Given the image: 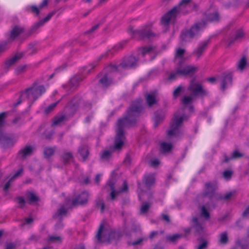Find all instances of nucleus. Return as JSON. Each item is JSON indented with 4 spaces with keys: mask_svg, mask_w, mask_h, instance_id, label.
Here are the masks:
<instances>
[{
    "mask_svg": "<svg viewBox=\"0 0 249 249\" xmlns=\"http://www.w3.org/2000/svg\"><path fill=\"white\" fill-rule=\"evenodd\" d=\"M140 115V100L137 99L132 102L126 110L125 116L118 119L117 129L112 145L109 149L101 152L100 158L104 161H109L112 157L114 152L120 153L124 146L126 137L124 128L135 126Z\"/></svg>",
    "mask_w": 249,
    "mask_h": 249,
    "instance_id": "f257e3e1",
    "label": "nucleus"
},
{
    "mask_svg": "<svg viewBox=\"0 0 249 249\" xmlns=\"http://www.w3.org/2000/svg\"><path fill=\"white\" fill-rule=\"evenodd\" d=\"M138 59L133 55H130L124 58L122 62L118 66L110 64L104 70L101 74L99 83L103 88H107L112 83L113 76L111 73L115 71H121L122 69H129L138 66Z\"/></svg>",
    "mask_w": 249,
    "mask_h": 249,
    "instance_id": "f03ea898",
    "label": "nucleus"
},
{
    "mask_svg": "<svg viewBox=\"0 0 249 249\" xmlns=\"http://www.w3.org/2000/svg\"><path fill=\"white\" fill-rule=\"evenodd\" d=\"M46 91V89L43 85L37 86L36 82H34L31 87L21 91L20 98L14 106L19 105L23 100H27L32 103H34L43 93Z\"/></svg>",
    "mask_w": 249,
    "mask_h": 249,
    "instance_id": "7ed1b4c3",
    "label": "nucleus"
},
{
    "mask_svg": "<svg viewBox=\"0 0 249 249\" xmlns=\"http://www.w3.org/2000/svg\"><path fill=\"white\" fill-rule=\"evenodd\" d=\"M191 2V0H181L178 6H175L162 17L161 18L162 24L164 25H168L171 21L175 20L176 17L180 13H188L189 11H184V9L189 7Z\"/></svg>",
    "mask_w": 249,
    "mask_h": 249,
    "instance_id": "20e7f679",
    "label": "nucleus"
},
{
    "mask_svg": "<svg viewBox=\"0 0 249 249\" xmlns=\"http://www.w3.org/2000/svg\"><path fill=\"white\" fill-rule=\"evenodd\" d=\"M121 237V233L110 229L104 228L103 223L100 225L96 237L98 242L109 244L112 241L118 240Z\"/></svg>",
    "mask_w": 249,
    "mask_h": 249,
    "instance_id": "39448f33",
    "label": "nucleus"
},
{
    "mask_svg": "<svg viewBox=\"0 0 249 249\" xmlns=\"http://www.w3.org/2000/svg\"><path fill=\"white\" fill-rule=\"evenodd\" d=\"M206 21L202 20L196 22L190 29L182 32L180 38L182 41L189 42L195 36H198L200 32L205 28Z\"/></svg>",
    "mask_w": 249,
    "mask_h": 249,
    "instance_id": "423d86ee",
    "label": "nucleus"
},
{
    "mask_svg": "<svg viewBox=\"0 0 249 249\" xmlns=\"http://www.w3.org/2000/svg\"><path fill=\"white\" fill-rule=\"evenodd\" d=\"M9 114L8 112L0 113V129L5 124V120ZM17 140L13 135L0 134V144L3 148H8L14 146Z\"/></svg>",
    "mask_w": 249,
    "mask_h": 249,
    "instance_id": "0eeeda50",
    "label": "nucleus"
},
{
    "mask_svg": "<svg viewBox=\"0 0 249 249\" xmlns=\"http://www.w3.org/2000/svg\"><path fill=\"white\" fill-rule=\"evenodd\" d=\"M184 118L185 115L179 117L175 115L172 120L170 129L167 132L168 136L177 137L183 134V130L181 129V126Z\"/></svg>",
    "mask_w": 249,
    "mask_h": 249,
    "instance_id": "6e6552de",
    "label": "nucleus"
},
{
    "mask_svg": "<svg viewBox=\"0 0 249 249\" xmlns=\"http://www.w3.org/2000/svg\"><path fill=\"white\" fill-rule=\"evenodd\" d=\"M197 71V68L192 66H187L182 68L178 67L176 69V72H171L167 78L168 81H173L176 79L177 75L183 76L193 75Z\"/></svg>",
    "mask_w": 249,
    "mask_h": 249,
    "instance_id": "1a4fd4ad",
    "label": "nucleus"
},
{
    "mask_svg": "<svg viewBox=\"0 0 249 249\" xmlns=\"http://www.w3.org/2000/svg\"><path fill=\"white\" fill-rule=\"evenodd\" d=\"M187 89L194 97L196 96L203 97L208 94L207 90L203 89L202 85L196 82L194 78L191 80Z\"/></svg>",
    "mask_w": 249,
    "mask_h": 249,
    "instance_id": "9d476101",
    "label": "nucleus"
},
{
    "mask_svg": "<svg viewBox=\"0 0 249 249\" xmlns=\"http://www.w3.org/2000/svg\"><path fill=\"white\" fill-rule=\"evenodd\" d=\"M89 194L87 191H83L80 194L76 196L71 201L72 207H76L79 205H84L88 203Z\"/></svg>",
    "mask_w": 249,
    "mask_h": 249,
    "instance_id": "9b49d317",
    "label": "nucleus"
},
{
    "mask_svg": "<svg viewBox=\"0 0 249 249\" xmlns=\"http://www.w3.org/2000/svg\"><path fill=\"white\" fill-rule=\"evenodd\" d=\"M107 185L111 191L110 196L111 200H114L116 196L122 192H126L128 190V184L126 181H124L123 184V187L119 191H116L115 189V183L113 181L109 180L107 182Z\"/></svg>",
    "mask_w": 249,
    "mask_h": 249,
    "instance_id": "f8f14e48",
    "label": "nucleus"
},
{
    "mask_svg": "<svg viewBox=\"0 0 249 249\" xmlns=\"http://www.w3.org/2000/svg\"><path fill=\"white\" fill-rule=\"evenodd\" d=\"M55 14V11H53L50 13L43 19H41L37 22L35 23L32 28L27 33L28 36H29L34 33L37 29L43 26L45 22L48 21Z\"/></svg>",
    "mask_w": 249,
    "mask_h": 249,
    "instance_id": "ddd939ff",
    "label": "nucleus"
},
{
    "mask_svg": "<svg viewBox=\"0 0 249 249\" xmlns=\"http://www.w3.org/2000/svg\"><path fill=\"white\" fill-rule=\"evenodd\" d=\"M127 40L120 42L114 46L111 49L108 50L105 53L102 54L99 57V60L102 58H108L112 57L115 53L122 50L127 43Z\"/></svg>",
    "mask_w": 249,
    "mask_h": 249,
    "instance_id": "4468645a",
    "label": "nucleus"
},
{
    "mask_svg": "<svg viewBox=\"0 0 249 249\" xmlns=\"http://www.w3.org/2000/svg\"><path fill=\"white\" fill-rule=\"evenodd\" d=\"M156 174L155 173H148L144 175L143 181L145 187L150 189L154 186L156 183Z\"/></svg>",
    "mask_w": 249,
    "mask_h": 249,
    "instance_id": "2eb2a0df",
    "label": "nucleus"
},
{
    "mask_svg": "<svg viewBox=\"0 0 249 249\" xmlns=\"http://www.w3.org/2000/svg\"><path fill=\"white\" fill-rule=\"evenodd\" d=\"M159 36V34L153 32L150 29L149 26H147L141 30V37L147 38L150 41H153L158 38Z\"/></svg>",
    "mask_w": 249,
    "mask_h": 249,
    "instance_id": "dca6fc26",
    "label": "nucleus"
},
{
    "mask_svg": "<svg viewBox=\"0 0 249 249\" xmlns=\"http://www.w3.org/2000/svg\"><path fill=\"white\" fill-rule=\"evenodd\" d=\"M209 42V40L200 42L197 48L194 50L193 54L196 56L197 60L200 58L204 52L206 50Z\"/></svg>",
    "mask_w": 249,
    "mask_h": 249,
    "instance_id": "f3484780",
    "label": "nucleus"
},
{
    "mask_svg": "<svg viewBox=\"0 0 249 249\" xmlns=\"http://www.w3.org/2000/svg\"><path fill=\"white\" fill-rule=\"evenodd\" d=\"M23 32L24 28L18 25L14 26L10 32L8 41L9 42L14 41Z\"/></svg>",
    "mask_w": 249,
    "mask_h": 249,
    "instance_id": "a211bd4d",
    "label": "nucleus"
},
{
    "mask_svg": "<svg viewBox=\"0 0 249 249\" xmlns=\"http://www.w3.org/2000/svg\"><path fill=\"white\" fill-rule=\"evenodd\" d=\"M80 102V98L79 97H74L68 104V107L71 113V115L73 116L77 110L79 104Z\"/></svg>",
    "mask_w": 249,
    "mask_h": 249,
    "instance_id": "6ab92c4d",
    "label": "nucleus"
},
{
    "mask_svg": "<svg viewBox=\"0 0 249 249\" xmlns=\"http://www.w3.org/2000/svg\"><path fill=\"white\" fill-rule=\"evenodd\" d=\"M22 57V54L17 53L12 58L7 59L4 62L3 69L5 72H7L9 68L14 65L18 60Z\"/></svg>",
    "mask_w": 249,
    "mask_h": 249,
    "instance_id": "aec40b11",
    "label": "nucleus"
},
{
    "mask_svg": "<svg viewBox=\"0 0 249 249\" xmlns=\"http://www.w3.org/2000/svg\"><path fill=\"white\" fill-rule=\"evenodd\" d=\"M192 227L195 230L196 232L198 234L203 233L204 226L202 222H201L196 217H194L191 221Z\"/></svg>",
    "mask_w": 249,
    "mask_h": 249,
    "instance_id": "412c9836",
    "label": "nucleus"
},
{
    "mask_svg": "<svg viewBox=\"0 0 249 249\" xmlns=\"http://www.w3.org/2000/svg\"><path fill=\"white\" fill-rule=\"evenodd\" d=\"M129 32L131 35V38L136 40H140V30L139 27H137L133 23L129 26Z\"/></svg>",
    "mask_w": 249,
    "mask_h": 249,
    "instance_id": "4be33fe9",
    "label": "nucleus"
},
{
    "mask_svg": "<svg viewBox=\"0 0 249 249\" xmlns=\"http://www.w3.org/2000/svg\"><path fill=\"white\" fill-rule=\"evenodd\" d=\"M232 73L229 72L224 74L222 80L221 89L224 90L226 88L232 84Z\"/></svg>",
    "mask_w": 249,
    "mask_h": 249,
    "instance_id": "5701e85b",
    "label": "nucleus"
},
{
    "mask_svg": "<svg viewBox=\"0 0 249 249\" xmlns=\"http://www.w3.org/2000/svg\"><path fill=\"white\" fill-rule=\"evenodd\" d=\"M165 116V113L162 110H158L155 112L153 120L154 122V127H157L159 124L163 121Z\"/></svg>",
    "mask_w": 249,
    "mask_h": 249,
    "instance_id": "b1692460",
    "label": "nucleus"
},
{
    "mask_svg": "<svg viewBox=\"0 0 249 249\" xmlns=\"http://www.w3.org/2000/svg\"><path fill=\"white\" fill-rule=\"evenodd\" d=\"M33 150V149L32 146L26 145L19 151L18 152V156L20 158L24 159L26 157L31 155Z\"/></svg>",
    "mask_w": 249,
    "mask_h": 249,
    "instance_id": "393cba45",
    "label": "nucleus"
},
{
    "mask_svg": "<svg viewBox=\"0 0 249 249\" xmlns=\"http://www.w3.org/2000/svg\"><path fill=\"white\" fill-rule=\"evenodd\" d=\"M25 197L27 202L30 204L37 203L39 200V197L30 191H27L26 192Z\"/></svg>",
    "mask_w": 249,
    "mask_h": 249,
    "instance_id": "a878e982",
    "label": "nucleus"
},
{
    "mask_svg": "<svg viewBox=\"0 0 249 249\" xmlns=\"http://www.w3.org/2000/svg\"><path fill=\"white\" fill-rule=\"evenodd\" d=\"M214 194V188L213 185L210 182H207L205 184V190L204 196L209 198H212Z\"/></svg>",
    "mask_w": 249,
    "mask_h": 249,
    "instance_id": "bb28decb",
    "label": "nucleus"
},
{
    "mask_svg": "<svg viewBox=\"0 0 249 249\" xmlns=\"http://www.w3.org/2000/svg\"><path fill=\"white\" fill-rule=\"evenodd\" d=\"M68 209L64 206H61L56 211L53 216L54 219H60L67 215Z\"/></svg>",
    "mask_w": 249,
    "mask_h": 249,
    "instance_id": "cd10ccee",
    "label": "nucleus"
},
{
    "mask_svg": "<svg viewBox=\"0 0 249 249\" xmlns=\"http://www.w3.org/2000/svg\"><path fill=\"white\" fill-rule=\"evenodd\" d=\"M156 47L155 46L149 45L141 48V54L144 56L146 54H150L156 53Z\"/></svg>",
    "mask_w": 249,
    "mask_h": 249,
    "instance_id": "c85d7f7f",
    "label": "nucleus"
},
{
    "mask_svg": "<svg viewBox=\"0 0 249 249\" xmlns=\"http://www.w3.org/2000/svg\"><path fill=\"white\" fill-rule=\"evenodd\" d=\"M229 242L228 233L225 231L220 233L218 235V243L219 245H225Z\"/></svg>",
    "mask_w": 249,
    "mask_h": 249,
    "instance_id": "c756f323",
    "label": "nucleus"
},
{
    "mask_svg": "<svg viewBox=\"0 0 249 249\" xmlns=\"http://www.w3.org/2000/svg\"><path fill=\"white\" fill-rule=\"evenodd\" d=\"M219 20V14L217 12H214L213 13H208L206 15V23H207V21L210 22H217Z\"/></svg>",
    "mask_w": 249,
    "mask_h": 249,
    "instance_id": "7c9ffc66",
    "label": "nucleus"
},
{
    "mask_svg": "<svg viewBox=\"0 0 249 249\" xmlns=\"http://www.w3.org/2000/svg\"><path fill=\"white\" fill-rule=\"evenodd\" d=\"M244 36V33L242 29H239L237 31L236 35L234 37H231L229 39L228 45L229 46L231 45L235 40H237L241 38Z\"/></svg>",
    "mask_w": 249,
    "mask_h": 249,
    "instance_id": "2f4dec72",
    "label": "nucleus"
},
{
    "mask_svg": "<svg viewBox=\"0 0 249 249\" xmlns=\"http://www.w3.org/2000/svg\"><path fill=\"white\" fill-rule=\"evenodd\" d=\"M69 120L68 117L65 114H61L56 116L53 120V122L52 124V125H56L60 124L61 123L64 121H67Z\"/></svg>",
    "mask_w": 249,
    "mask_h": 249,
    "instance_id": "473e14b6",
    "label": "nucleus"
},
{
    "mask_svg": "<svg viewBox=\"0 0 249 249\" xmlns=\"http://www.w3.org/2000/svg\"><path fill=\"white\" fill-rule=\"evenodd\" d=\"M243 154L240 153L238 150H235L233 152L231 157H228L225 155L224 161L225 162H228L231 160L240 158L243 157Z\"/></svg>",
    "mask_w": 249,
    "mask_h": 249,
    "instance_id": "72a5a7b5",
    "label": "nucleus"
},
{
    "mask_svg": "<svg viewBox=\"0 0 249 249\" xmlns=\"http://www.w3.org/2000/svg\"><path fill=\"white\" fill-rule=\"evenodd\" d=\"M73 158V156L71 152H65L61 156L62 160L64 164H69Z\"/></svg>",
    "mask_w": 249,
    "mask_h": 249,
    "instance_id": "f704fd0d",
    "label": "nucleus"
},
{
    "mask_svg": "<svg viewBox=\"0 0 249 249\" xmlns=\"http://www.w3.org/2000/svg\"><path fill=\"white\" fill-rule=\"evenodd\" d=\"M146 100L149 107H151L153 105L157 103L156 95L154 93L147 94L146 97Z\"/></svg>",
    "mask_w": 249,
    "mask_h": 249,
    "instance_id": "c9c22d12",
    "label": "nucleus"
},
{
    "mask_svg": "<svg viewBox=\"0 0 249 249\" xmlns=\"http://www.w3.org/2000/svg\"><path fill=\"white\" fill-rule=\"evenodd\" d=\"M78 152L83 158V160L85 161L89 154V151L87 147L86 146H82L80 147L78 150Z\"/></svg>",
    "mask_w": 249,
    "mask_h": 249,
    "instance_id": "e433bc0d",
    "label": "nucleus"
},
{
    "mask_svg": "<svg viewBox=\"0 0 249 249\" xmlns=\"http://www.w3.org/2000/svg\"><path fill=\"white\" fill-rule=\"evenodd\" d=\"M172 148V145L170 143L162 142L160 144V149L162 153L170 152Z\"/></svg>",
    "mask_w": 249,
    "mask_h": 249,
    "instance_id": "4c0bfd02",
    "label": "nucleus"
},
{
    "mask_svg": "<svg viewBox=\"0 0 249 249\" xmlns=\"http://www.w3.org/2000/svg\"><path fill=\"white\" fill-rule=\"evenodd\" d=\"M55 151V148L53 147H45L44 149L43 154L45 158L48 159L52 156Z\"/></svg>",
    "mask_w": 249,
    "mask_h": 249,
    "instance_id": "58836bf2",
    "label": "nucleus"
},
{
    "mask_svg": "<svg viewBox=\"0 0 249 249\" xmlns=\"http://www.w3.org/2000/svg\"><path fill=\"white\" fill-rule=\"evenodd\" d=\"M151 206V203L150 202H143L141 205V215L146 214L148 212Z\"/></svg>",
    "mask_w": 249,
    "mask_h": 249,
    "instance_id": "ea45409f",
    "label": "nucleus"
},
{
    "mask_svg": "<svg viewBox=\"0 0 249 249\" xmlns=\"http://www.w3.org/2000/svg\"><path fill=\"white\" fill-rule=\"evenodd\" d=\"M48 241L51 243L61 244L62 238L59 236L50 235L49 236Z\"/></svg>",
    "mask_w": 249,
    "mask_h": 249,
    "instance_id": "a19ab883",
    "label": "nucleus"
},
{
    "mask_svg": "<svg viewBox=\"0 0 249 249\" xmlns=\"http://www.w3.org/2000/svg\"><path fill=\"white\" fill-rule=\"evenodd\" d=\"M182 235L180 234H176L173 235L166 236V239L171 242H176L178 239L182 237Z\"/></svg>",
    "mask_w": 249,
    "mask_h": 249,
    "instance_id": "79ce46f5",
    "label": "nucleus"
},
{
    "mask_svg": "<svg viewBox=\"0 0 249 249\" xmlns=\"http://www.w3.org/2000/svg\"><path fill=\"white\" fill-rule=\"evenodd\" d=\"M236 245L240 247L241 249H249V244L245 243V240H237Z\"/></svg>",
    "mask_w": 249,
    "mask_h": 249,
    "instance_id": "37998d69",
    "label": "nucleus"
},
{
    "mask_svg": "<svg viewBox=\"0 0 249 249\" xmlns=\"http://www.w3.org/2000/svg\"><path fill=\"white\" fill-rule=\"evenodd\" d=\"M185 52V50L181 48H178L177 49L175 53V58L182 59L184 56Z\"/></svg>",
    "mask_w": 249,
    "mask_h": 249,
    "instance_id": "c03bdc74",
    "label": "nucleus"
},
{
    "mask_svg": "<svg viewBox=\"0 0 249 249\" xmlns=\"http://www.w3.org/2000/svg\"><path fill=\"white\" fill-rule=\"evenodd\" d=\"M200 244L197 247V249H207L208 247V242L207 240L203 239L202 238H199Z\"/></svg>",
    "mask_w": 249,
    "mask_h": 249,
    "instance_id": "a18cd8bd",
    "label": "nucleus"
},
{
    "mask_svg": "<svg viewBox=\"0 0 249 249\" xmlns=\"http://www.w3.org/2000/svg\"><path fill=\"white\" fill-rule=\"evenodd\" d=\"M246 65L247 61L246 58L245 57H243L238 62L237 68L239 70L242 71L245 68Z\"/></svg>",
    "mask_w": 249,
    "mask_h": 249,
    "instance_id": "49530a36",
    "label": "nucleus"
},
{
    "mask_svg": "<svg viewBox=\"0 0 249 249\" xmlns=\"http://www.w3.org/2000/svg\"><path fill=\"white\" fill-rule=\"evenodd\" d=\"M60 100H61V99L58 100L57 102H56L55 103H52L51 105H50L45 109V112L46 114H48V113H50V112H51L52 111H53L54 109V108L56 107V106L58 105V103L60 102Z\"/></svg>",
    "mask_w": 249,
    "mask_h": 249,
    "instance_id": "de8ad7c7",
    "label": "nucleus"
},
{
    "mask_svg": "<svg viewBox=\"0 0 249 249\" xmlns=\"http://www.w3.org/2000/svg\"><path fill=\"white\" fill-rule=\"evenodd\" d=\"M201 210V216L205 218L206 219H209L210 213L204 206H202Z\"/></svg>",
    "mask_w": 249,
    "mask_h": 249,
    "instance_id": "09e8293b",
    "label": "nucleus"
},
{
    "mask_svg": "<svg viewBox=\"0 0 249 249\" xmlns=\"http://www.w3.org/2000/svg\"><path fill=\"white\" fill-rule=\"evenodd\" d=\"M194 98V97L192 95L191 96H186L182 99V102L183 105H187L193 101Z\"/></svg>",
    "mask_w": 249,
    "mask_h": 249,
    "instance_id": "8fccbe9b",
    "label": "nucleus"
},
{
    "mask_svg": "<svg viewBox=\"0 0 249 249\" xmlns=\"http://www.w3.org/2000/svg\"><path fill=\"white\" fill-rule=\"evenodd\" d=\"M183 87L181 86H178L173 91V95L174 98L179 96L182 90Z\"/></svg>",
    "mask_w": 249,
    "mask_h": 249,
    "instance_id": "3c124183",
    "label": "nucleus"
},
{
    "mask_svg": "<svg viewBox=\"0 0 249 249\" xmlns=\"http://www.w3.org/2000/svg\"><path fill=\"white\" fill-rule=\"evenodd\" d=\"M96 206L97 207H100L101 208V211L102 213H103L105 209V203L103 199H98L96 201Z\"/></svg>",
    "mask_w": 249,
    "mask_h": 249,
    "instance_id": "603ef678",
    "label": "nucleus"
},
{
    "mask_svg": "<svg viewBox=\"0 0 249 249\" xmlns=\"http://www.w3.org/2000/svg\"><path fill=\"white\" fill-rule=\"evenodd\" d=\"M16 199L18 201V203L20 204V206H18L19 208H23L24 204L26 203V200L22 196H18L16 197Z\"/></svg>",
    "mask_w": 249,
    "mask_h": 249,
    "instance_id": "864d4df0",
    "label": "nucleus"
},
{
    "mask_svg": "<svg viewBox=\"0 0 249 249\" xmlns=\"http://www.w3.org/2000/svg\"><path fill=\"white\" fill-rule=\"evenodd\" d=\"M160 164V160L157 159H152L149 161V164L154 168H157Z\"/></svg>",
    "mask_w": 249,
    "mask_h": 249,
    "instance_id": "5fc2aeb1",
    "label": "nucleus"
},
{
    "mask_svg": "<svg viewBox=\"0 0 249 249\" xmlns=\"http://www.w3.org/2000/svg\"><path fill=\"white\" fill-rule=\"evenodd\" d=\"M80 80L78 78L75 77L71 78L70 81V85L72 86V87H76L77 86L78 83Z\"/></svg>",
    "mask_w": 249,
    "mask_h": 249,
    "instance_id": "6e6d98bb",
    "label": "nucleus"
},
{
    "mask_svg": "<svg viewBox=\"0 0 249 249\" xmlns=\"http://www.w3.org/2000/svg\"><path fill=\"white\" fill-rule=\"evenodd\" d=\"M26 68V65H20L18 66V67L16 68L15 70V72L16 74L19 75L22 72H23Z\"/></svg>",
    "mask_w": 249,
    "mask_h": 249,
    "instance_id": "4d7b16f0",
    "label": "nucleus"
},
{
    "mask_svg": "<svg viewBox=\"0 0 249 249\" xmlns=\"http://www.w3.org/2000/svg\"><path fill=\"white\" fill-rule=\"evenodd\" d=\"M100 26V23H98V24H97L94 25L90 29H89V30L86 31L85 33V34L88 35V34H90L93 33L94 31H95L96 30H97L98 29V28Z\"/></svg>",
    "mask_w": 249,
    "mask_h": 249,
    "instance_id": "13d9d810",
    "label": "nucleus"
},
{
    "mask_svg": "<svg viewBox=\"0 0 249 249\" xmlns=\"http://www.w3.org/2000/svg\"><path fill=\"white\" fill-rule=\"evenodd\" d=\"M40 239V237L38 235L32 234L30 237L28 239V243H29L31 242H36Z\"/></svg>",
    "mask_w": 249,
    "mask_h": 249,
    "instance_id": "bf43d9fd",
    "label": "nucleus"
},
{
    "mask_svg": "<svg viewBox=\"0 0 249 249\" xmlns=\"http://www.w3.org/2000/svg\"><path fill=\"white\" fill-rule=\"evenodd\" d=\"M123 162L127 166H128L131 164V159L128 154L126 155L125 158H124Z\"/></svg>",
    "mask_w": 249,
    "mask_h": 249,
    "instance_id": "052dcab7",
    "label": "nucleus"
},
{
    "mask_svg": "<svg viewBox=\"0 0 249 249\" xmlns=\"http://www.w3.org/2000/svg\"><path fill=\"white\" fill-rule=\"evenodd\" d=\"M232 174V172L230 170H226L223 172V177L226 179H230Z\"/></svg>",
    "mask_w": 249,
    "mask_h": 249,
    "instance_id": "680f3d73",
    "label": "nucleus"
},
{
    "mask_svg": "<svg viewBox=\"0 0 249 249\" xmlns=\"http://www.w3.org/2000/svg\"><path fill=\"white\" fill-rule=\"evenodd\" d=\"M234 191H231L226 193L221 198L224 200L229 199L234 194Z\"/></svg>",
    "mask_w": 249,
    "mask_h": 249,
    "instance_id": "e2e57ef3",
    "label": "nucleus"
},
{
    "mask_svg": "<svg viewBox=\"0 0 249 249\" xmlns=\"http://www.w3.org/2000/svg\"><path fill=\"white\" fill-rule=\"evenodd\" d=\"M84 108L87 110H90L92 108V104L89 101H85L83 102Z\"/></svg>",
    "mask_w": 249,
    "mask_h": 249,
    "instance_id": "0e129e2a",
    "label": "nucleus"
},
{
    "mask_svg": "<svg viewBox=\"0 0 249 249\" xmlns=\"http://www.w3.org/2000/svg\"><path fill=\"white\" fill-rule=\"evenodd\" d=\"M13 180V179H12L11 178H10L9 179V180L5 183V184L4 185L3 188V191L7 192L8 190L9 187L11 186V182Z\"/></svg>",
    "mask_w": 249,
    "mask_h": 249,
    "instance_id": "69168bd1",
    "label": "nucleus"
},
{
    "mask_svg": "<svg viewBox=\"0 0 249 249\" xmlns=\"http://www.w3.org/2000/svg\"><path fill=\"white\" fill-rule=\"evenodd\" d=\"M54 133V131L53 130H51V131L48 132L47 131H45L44 133V135L45 136V138L47 139H50L53 135Z\"/></svg>",
    "mask_w": 249,
    "mask_h": 249,
    "instance_id": "338daca9",
    "label": "nucleus"
},
{
    "mask_svg": "<svg viewBox=\"0 0 249 249\" xmlns=\"http://www.w3.org/2000/svg\"><path fill=\"white\" fill-rule=\"evenodd\" d=\"M16 247V244L14 243H9L7 244L5 249H15Z\"/></svg>",
    "mask_w": 249,
    "mask_h": 249,
    "instance_id": "774afa93",
    "label": "nucleus"
}]
</instances>
